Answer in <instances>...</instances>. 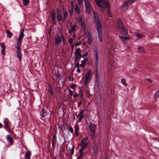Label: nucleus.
<instances>
[{
  "label": "nucleus",
  "instance_id": "nucleus-7",
  "mask_svg": "<svg viewBox=\"0 0 159 159\" xmlns=\"http://www.w3.org/2000/svg\"><path fill=\"white\" fill-rule=\"evenodd\" d=\"M116 26L118 28L119 30L124 26L122 21L120 18H118L117 19Z\"/></svg>",
  "mask_w": 159,
  "mask_h": 159
},
{
  "label": "nucleus",
  "instance_id": "nucleus-8",
  "mask_svg": "<svg viewBox=\"0 0 159 159\" xmlns=\"http://www.w3.org/2000/svg\"><path fill=\"white\" fill-rule=\"evenodd\" d=\"M95 58L96 60V71H98V51L97 48H95Z\"/></svg>",
  "mask_w": 159,
  "mask_h": 159
},
{
  "label": "nucleus",
  "instance_id": "nucleus-11",
  "mask_svg": "<svg viewBox=\"0 0 159 159\" xmlns=\"http://www.w3.org/2000/svg\"><path fill=\"white\" fill-rule=\"evenodd\" d=\"M120 39L124 43H128L127 40L130 39V38L128 37L123 36L120 35L119 37Z\"/></svg>",
  "mask_w": 159,
  "mask_h": 159
},
{
  "label": "nucleus",
  "instance_id": "nucleus-31",
  "mask_svg": "<svg viewBox=\"0 0 159 159\" xmlns=\"http://www.w3.org/2000/svg\"><path fill=\"white\" fill-rule=\"evenodd\" d=\"M47 113L45 111V110L43 109V110L42 113H41V115L42 117H44L46 115Z\"/></svg>",
  "mask_w": 159,
  "mask_h": 159
},
{
  "label": "nucleus",
  "instance_id": "nucleus-40",
  "mask_svg": "<svg viewBox=\"0 0 159 159\" xmlns=\"http://www.w3.org/2000/svg\"><path fill=\"white\" fill-rule=\"evenodd\" d=\"M51 20L53 24H55L56 23V18H51Z\"/></svg>",
  "mask_w": 159,
  "mask_h": 159
},
{
  "label": "nucleus",
  "instance_id": "nucleus-13",
  "mask_svg": "<svg viewBox=\"0 0 159 159\" xmlns=\"http://www.w3.org/2000/svg\"><path fill=\"white\" fill-rule=\"evenodd\" d=\"M132 3H130L128 1L125 2L123 5V8L124 10H126L127 9L128 7L130 6Z\"/></svg>",
  "mask_w": 159,
  "mask_h": 159
},
{
  "label": "nucleus",
  "instance_id": "nucleus-49",
  "mask_svg": "<svg viewBox=\"0 0 159 159\" xmlns=\"http://www.w3.org/2000/svg\"><path fill=\"white\" fill-rule=\"evenodd\" d=\"M88 55V52H86L82 55V57L84 58L85 57Z\"/></svg>",
  "mask_w": 159,
  "mask_h": 159
},
{
  "label": "nucleus",
  "instance_id": "nucleus-10",
  "mask_svg": "<svg viewBox=\"0 0 159 159\" xmlns=\"http://www.w3.org/2000/svg\"><path fill=\"white\" fill-rule=\"evenodd\" d=\"M119 30L120 31V33L124 35H128V30L125 27H123V28H121Z\"/></svg>",
  "mask_w": 159,
  "mask_h": 159
},
{
  "label": "nucleus",
  "instance_id": "nucleus-56",
  "mask_svg": "<svg viewBox=\"0 0 159 159\" xmlns=\"http://www.w3.org/2000/svg\"><path fill=\"white\" fill-rule=\"evenodd\" d=\"M135 0H129L128 2H129L130 3H134Z\"/></svg>",
  "mask_w": 159,
  "mask_h": 159
},
{
  "label": "nucleus",
  "instance_id": "nucleus-25",
  "mask_svg": "<svg viewBox=\"0 0 159 159\" xmlns=\"http://www.w3.org/2000/svg\"><path fill=\"white\" fill-rule=\"evenodd\" d=\"M83 151L79 150V152L80 154V155L77 157V159H81V157L84 153L83 152Z\"/></svg>",
  "mask_w": 159,
  "mask_h": 159
},
{
  "label": "nucleus",
  "instance_id": "nucleus-9",
  "mask_svg": "<svg viewBox=\"0 0 159 159\" xmlns=\"http://www.w3.org/2000/svg\"><path fill=\"white\" fill-rule=\"evenodd\" d=\"M85 5L87 13L88 14L90 13L91 9V3H85Z\"/></svg>",
  "mask_w": 159,
  "mask_h": 159
},
{
  "label": "nucleus",
  "instance_id": "nucleus-27",
  "mask_svg": "<svg viewBox=\"0 0 159 159\" xmlns=\"http://www.w3.org/2000/svg\"><path fill=\"white\" fill-rule=\"evenodd\" d=\"M121 81L125 87H126L127 85V84L126 83V79L125 78H122L121 79Z\"/></svg>",
  "mask_w": 159,
  "mask_h": 159
},
{
  "label": "nucleus",
  "instance_id": "nucleus-44",
  "mask_svg": "<svg viewBox=\"0 0 159 159\" xmlns=\"http://www.w3.org/2000/svg\"><path fill=\"white\" fill-rule=\"evenodd\" d=\"M69 91V94L70 95L71 97L72 96L73 93L72 91L70 89H68Z\"/></svg>",
  "mask_w": 159,
  "mask_h": 159
},
{
  "label": "nucleus",
  "instance_id": "nucleus-64",
  "mask_svg": "<svg viewBox=\"0 0 159 159\" xmlns=\"http://www.w3.org/2000/svg\"><path fill=\"white\" fill-rule=\"evenodd\" d=\"M80 50V48H79L77 49V51H76V52H79V51Z\"/></svg>",
  "mask_w": 159,
  "mask_h": 159
},
{
  "label": "nucleus",
  "instance_id": "nucleus-62",
  "mask_svg": "<svg viewBox=\"0 0 159 159\" xmlns=\"http://www.w3.org/2000/svg\"><path fill=\"white\" fill-rule=\"evenodd\" d=\"M61 35L62 40H64L65 38H64V36L62 34H61Z\"/></svg>",
  "mask_w": 159,
  "mask_h": 159
},
{
  "label": "nucleus",
  "instance_id": "nucleus-6",
  "mask_svg": "<svg viewBox=\"0 0 159 159\" xmlns=\"http://www.w3.org/2000/svg\"><path fill=\"white\" fill-rule=\"evenodd\" d=\"M87 33L88 34L87 36L88 38L87 42L89 45H90L92 43L93 39L91 33L90 31L89 30L87 31Z\"/></svg>",
  "mask_w": 159,
  "mask_h": 159
},
{
  "label": "nucleus",
  "instance_id": "nucleus-55",
  "mask_svg": "<svg viewBox=\"0 0 159 159\" xmlns=\"http://www.w3.org/2000/svg\"><path fill=\"white\" fill-rule=\"evenodd\" d=\"M81 42H80L79 43H78V42H77V43H75V45L76 46H77L79 45H80L81 43Z\"/></svg>",
  "mask_w": 159,
  "mask_h": 159
},
{
  "label": "nucleus",
  "instance_id": "nucleus-23",
  "mask_svg": "<svg viewBox=\"0 0 159 159\" xmlns=\"http://www.w3.org/2000/svg\"><path fill=\"white\" fill-rule=\"evenodd\" d=\"M144 52L143 48L142 46H139L138 49V52Z\"/></svg>",
  "mask_w": 159,
  "mask_h": 159
},
{
  "label": "nucleus",
  "instance_id": "nucleus-34",
  "mask_svg": "<svg viewBox=\"0 0 159 159\" xmlns=\"http://www.w3.org/2000/svg\"><path fill=\"white\" fill-rule=\"evenodd\" d=\"M48 91L49 93L52 96L53 95L52 90V88L51 87H49Z\"/></svg>",
  "mask_w": 159,
  "mask_h": 159
},
{
  "label": "nucleus",
  "instance_id": "nucleus-61",
  "mask_svg": "<svg viewBox=\"0 0 159 159\" xmlns=\"http://www.w3.org/2000/svg\"><path fill=\"white\" fill-rule=\"evenodd\" d=\"M75 135L76 136H78V135L79 134H78L77 131L75 130Z\"/></svg>",
  "mask_w": 159,
  "mask_h": 159
},
{
  "label": "nucleus",
  "instance_id": "nucleus-26",
  "mask_svg": "<svg viewBox=\"0 0 159 159\" xmlns=\"http://www.w3.org/2000/svg\"><path fill=\"white\" fill-rule=\"evenodd\" d=\"M75 11L78 14H80V8L76 5L75 7Z\"/></svg>",
  "mask_w": 159,
  "mask_h": 159
},
{
  "label": "nucleus",
  "instance_id": "nucleus-18",
  "mask_svg": "<svg viewBox=\"0 0 159 159\" xmlns=\"http://www.w3.org/2000/svg\"><path fill=\"white\" fill-rule=\"evenodd\" d=\"M95 77H96V81L97 83H99L100 80V77L99 75L98 74V71H96L95 73Z\"/></svg>",
  "mask_w": 159,
  "mask_h": 159
},
{
  "label": "nucleus",
  "instance_id": "nucleus-24",
  "mask_svg": "<svg viewBox=\"0 0 159 159\" xmlns=\"http://www.w3.org/2000/svg\"><path fill=\"white\" fill-rule=\"evenodd\" d=\"M2 53L3 55L5 54V46L4 44H2Z\"/></svg>",
  "mask_w": 159,
  "mask_h": 159
},
{
  "label": "nucleus",
  "instance_id": "nucleus-57",
  "mask_svg": "<svg viewBox=\"0 0 159 159\" xmlns=\"http://www.w3.org/2000/svg\"><path fill=\"white\" fill-rule=\"evenodd\" d=\"M71 97L70 96V97H69L66 99V101H70L71 99Z\"/></svg>",
  "mask_w": 159,
  "mask_h": 159
},
{
  "label": "nucleus",
  "instance_id": "nucleus-41",
  "mask_svg": "<svg viewBox=\"0 0 159 159\" xmlns=\"http://www.w3.org/2000/svg\"><path fill=\"white\" fill-rule=\"evenodd\" d=\"M74 152V146H72L71 149V154L72 155H73Z\"/></svg>",
  "mask_w": 159,
  "mask_h": 159
},
{
  "label": "nucleus",
  "instance_id": "nucleus-12",
  "mask_svg": "<svg viewBox=\"0 0 159 159\" xmlns=\"http://www.w3.org/2000/svg\"><path fill=\"white\" fill-rule=\"evenodd\" d=\"M8 120V119L7 118H5L4 119V127L5 129H6L9 131L10 128L9 126Z\"/></svg>",
  "mask_w": 159,
  "mask_h": 159
},
{
  "label": "nucleus",
  "instance_id": "nucleus-15",
  "mask_svg": "<svg viewBox=\"0 0 159 159\" xmlns=\"http://www.w3.org/2000/svg\"><path fill=\"white\" fill-rule=\"evenodd\" d=\"M95 125H93L92 123H91L89 125V127L90 129V131L91 132H95Z\"/></svg>",
  "mask_w": 159,
  "mask_h": 159
},
{
  "label": "nucleus",
  "instance_id": "nucleus-30",
  "mask_svg": "<svg viewBox=\"0 0 159 159\" xmlns=\"http://www.w3.org/2000/svg\"><path fill=\"white\" fill-rule=\"evenodd\" d=\"M56 14L54 12V10H52L51 13V17L52 18H56Z\"/></svg>",
  "mask_w": 159,
  "mask_h": 159
},
{
  "label": "nucleus",
  "instance_id": "nucleus-29",
  "mask_svg": "<svg viewBox=\"0 0 159 159\" xmlns=\"http://www.w3.org/2000/svg\"><path fill=\"white\" fill-rule=\"evenodd\" d=\"M93 150L98 151V144L97 143H95L94 146L93 147Z\"/></svg>",
  "mask_w": 159,
  "mask_h": 159
},
{
  "label": "nucleus",
  "instance_id": "nucleus-19",
  "mask_svg": "<svg viewBox=\"0 0 159 159\" xmlns=\"http://www.w3.org/2000/svg\"><path fill=\"white\" fill-rule=\"evenodd\" d=\"M76 25L75 24H74L73 25H71V29H70L68 30V32L70 34H71L73 31L75 30V27Z\"/></svg>",
  "mask_w": 159,
  "mask_h": 159
},
{
  "label": "nucleus",
  "instance_id": "nucleus-53",
  "mask_svg": "<svg viewBox=\"0 0 159 159\" xmlns=\"http://www.w3.org/2000/svg\"><path fill=\"white\" fill-rule=\"evenodd\" d=\"M84 1L85 3H91L90 0H84Z\"/></svg>",
  "mask_w": 159,
  "mask_h": 159
},
{
  "label": "nucleus",
  "instance_id": "nucleus-58",
  "mask_svg": "<svg viewBox=\"0 0 159 159\" xmlns=\"http://www.w3.org/2000/svg\"><path fill=\"white\" fill-rule=\"evenodd\" d=\"M79 62H77L76 63V67H77V68H79Z\"/></svg>",
  "mask_w": 159,
  "mask_h": 159
},
{
  "label": "nucleus",
  "instance_id": "nucleus-5",
  "mask_svg": "<svg viewBox=\"0 0 159 159\" xmlns=\"http://www.w3.org/2000/svg\"><path fill=\"white\" fill-rule=\"evenodd\" d=\"M15 47L17 48L16 52L18 57L20 61V34L18 39V42L16 45H15Z\"/></svg>",
  "mask_w": 159,
  "mask_h": 159
},
{
  "label": "nucleus",
  "instance_id": "nucleus-36",
  "mask_svg": "<svg viewBox=\"0 0 159 159\" xmlns=\"http://www.w3.org/2000/svg\"><path fill=\"white\" fill-rule=\"evenodd\" d=\"M62 16L61 15H57V20L58 21H60L61 20H62Z\"/></svg>",
  "mask_w": 159,
  "mask_h": 159
},
{
  "label": "nucleus",
  "instance_id": "nucleus-50",
  "mask_svg": "<svg viewBox=\"0 0 159 159\" xmlns=\"http://www.w3.org/2000/svg\"><path fill=\"white\" fill-rule=\"evenodd\" d=\"M98 153V151L93 150V153L94 155H96Z\"/></svg>",
  "mask_w": 159,
  "mask_h": 159
},
{
  "label": "nucleus",
  "instance_id": "nucleus-54",
  "mask_svg": "<svg viewBox=\"0 0 159 159\" xmlns=\"http://www.w3.org/2000/svg\"><path fill=\"white\" fill-rule=\"evenodd\" d=\"M136 36L137 37H138L139 38H141V35L140 34H136Z\"/></svg>",
  "mask_w": 159,
  "mask_h": 159
},
{
  "label": "nucleus",
  "instance_id": "nucleus-3",
  "mask_svg": "<svg viewBox=\"0 0 159 159\" xmlns=\"http://www.w3.org/2000/svg\"><path fill=\"white\" fill-rule=\"evenodd\" d=\"M88 137H86L83 138L81 141L80 145L81 148L80 150L83 151L84 149L87 146L88 143L87 142L88 139Z\"/></svg>",
  "mask_w": 159,
  "mask_h": 159
},
{
  "label": "nucleus",
  "instance_id": "nucleus-46",
  "mask_svg": "<svg viewBox=\"0 0 159 159\" xmlns=\"http://www.w3.org/2000/svg\"><path fill=\"white\" fill-rule=\"evenodd\" d=\"M75 130L78 131L79 128L77 125H76L75 126Z\"/></svg>",
  "mask_w": 159,
  "mask_h": 159
},
{
  "label": "nucleus",
  "instance_id": "nucleus-17",
  "mask_svg": "<svg viewBox=\"0 0 159 159\" xmlns=\"http://www.w3.org/2000/svg\"><path fill=\"white\" fill-rule=\"evenodd\" d=\"M31 155V152L28 151L25 155V157L26 159H30Z\"/></svg>",
  "mask_w": 159,
  "mask_h": 159
},
{
  "label": "nucleus",
  "instance_id": "nucleus-33",
  "mask_svg": "<svg viewBox=\"0 0 159 159\" xmlns=\"http://www.w3.org/2000/svg\"><path fill=\"white\" fill-rule=\"evenodd\" d=\"M23 3L25 6H27L29 4V0H23Z\"/></svg>",
  "mask_w": 159,
  "mask_h": 159
},
{
  "label": "nucleus",
  "instance_id": "nucleus-51",
  "mask_svg": "<svg viewBox=\"0 0 159 159\" xmlns=\"http://www.w3.org/2000/svg\"><path fill=\"white\" fill-rule=\"evenodd\" d=\"M70 87L72 89H74L75 88V84H74L72 85H71L70 86Z\"/></svg>",
  "mask_w": 159,
  "mask_h": 159
},
{
  "label": "nucleus",
  "instance_id": "nucleus-14",
  "mask_svg": "<svg viewBox=\"0 0 159 159\" xmlns=\"http://www.w3.org/2000/svg\"><path fill=\"white\" fill-rule=\"evenodd\" d=\"M61 41V38L58 36L56 37L55 39V44L57 45L59 44Z\"/></svg>",
  "mask_w": 159,
  "mask_h": 159
},
{
  "label": "nucleus",
  "instance_id": "nucleus-48",
  "mask_svg": "<svg viewBox=\"0 0 159 159\" xmlns=\"http://www.w3.org/2000/svg\"><path fill=\"white\" fill-rule=\"evenodd\" d=\"M69 130L71 132L73 133L74 130L72 127L70 126V128Z\"/></svg>",
  "mask_w": 159,
  "mask_h": 159
},
{
  "label": "nucleus",
  "instance_id": "nucleus-43",
  "mask_svg": "<svg viewBox=\"0 0 159 159\" xmlns=\"http://www.w3.org/2000/svg\"><path fill=\"white\" fill-rule=\"evenodd\" d=\"M83 21V18L81 16H79V23Z\"/></svg>",
  "mask_w": 159,
  "mask_h": 159
},
{
  "label": "nucleus",
  "instance_id": "nucleus-45",
  "mask_svg": "<svg viewBox=\"0 0 159 159\" xmlns=\"http://www.w3.org/2000/svg\"><path fill=\"white\" fill-rule=\"evenodd\" d=\"M56 136L55 135H54L52 137V141H54L55 140H56Z\"/></svg>",
  "mask_w": 159,
  "mask_h": 159
},
{
  "label": "nucleus",
  "instance_id": "nucleus-2",
  "mask_svg": "<svg viewBox=\"0 0 159 159\" xmlns=\"http://www.w3.org/2000/svg\"><path fill=\"white\" fill-rule=\"evenodd\" d=\"M95 1L98 6L103 8L108 7L107 13L110 17H112L110 8L109 7L110 4L108 1L104 0H95Z\"/></svg>",
  "mask_w": 159,
  "mask_h": 159
},
{
  "label": "nucleus",
  "instance_id": "nucleus-59",
  "mask_svg": "<svg viewBox=\"0 0 159 159\" xmlns=\"http://www.w3.org/2000/svg\"><path fill=\"white\" fill-rule=\"evenodd\" d=\"M76 71L79 73L80 72L81 70L79 68H77Z\"/></svg>",
  "mask_w": 159,
  "mask_h": 159
},
{
  "label": "nucleus",
  "instance_id": "nucleus-21",
  "mask_svg": "<svg viewBox=\"0 0 159 159\" xmlns=\"http://www.w3.org/2000/svg\"><path fill=\"white\" fill-rule=\"evenodd\" d=\"M67 15H68V12L67 11H64V13H63V19H62V21L63 22H64L66 20L67 17Z\"/></svg>",
  "mask_w": 159,
  "mask_h": 159
},
{
  "label": "nucleus",
  "instance_id": "nucleus-38",
  "mask_svg": "<svg viewBox=\"0 0 159 159\" xmlns=\"http://www.w3.org/2000/svg\"><path fill=\"white\" fill-rule=\"evenodd\" d=\"M155 97L156 98H158L159 97V90L157 91L155 94L154 95Z\"/></svg>",
  "mask_w": 159,
  "mask_h": 159
},
{
  "label": "nucleus",
  "instance_id": "nucleus-52",
  "mask_svg": "<svg viewBox=\"0 0 159 159\" xmlns=\"http://www.w3.org/2000/svg\"><path fill=\"white\" fill-rule=\"evenodd\" d=\"M92 133L91 134V137L92 138H94L95 137L94 132H92Z\"/></svg>",
  "mask_w": 159,
  "mask_h": 159
},
{
  "label": "nucleus",
  "instance_id": "nucleus-4",
  "mask_svg": "<svg viewBox=\"0 0 159 159\" xmlns=\"http://www.w3.org/2000/svg\"><path fill=\"white\" fill-rule=\"evenodd\" d=\"M91 71L90 70H88L86 73L84 78V84L85 85H88L89 80L91 78Z\"/></svg>",
  "mask_w": 159,
  "mask_h": 159
},
{
  "label": "nucleus",
  "instance_id": "nucleus-47",
  "mask_svg": "<svg viewBox=\"0 0 159 159\" xmlns=\"http://www.w3.org/2000/svg\"><path fill=\"white\" fill-rule=\"evenodd\" d=\"M73 39L72 38H70L69 39V43L71 44V43H73Z\"/></svg>",
  "mask_w": 159,
  "mask_h": 159
},
{
  "label": "nucleus",
  "instance_id": "nucleus-60",
  "mask_svg": "<svg viewBox=\"0 0 159 159\" xmlns=\"http://www.w3.org/2000/svg\"><path fill=\"white\" fill-rule=\"evenodd\" d=\"M82 119V118L79 117V119H78V122H80Z\"/></svg>",
  "mask_w": 159,
  "mask_h": 159
},
{
  "label": "nucleus",
  "instance_id": "nucleus-63",
  "mask_svg": "<svg viewBox=\"0 0 159 159\" xmlns=\"http://www.w3.org/2000/svg\"><path fill=\"white\" fill-rule=\"evenodd\" d=\"M81 102H80L78 103V107H79L80 105L81 104Z\"/></svg>",
  "mask_w": 159,
  "mask_h": 159
},
{
  "label": "nucleus",
  "instance_id": "nucleus-39",
  "mask_svg": "<svg viewBox=\"0 0 159 159\" xmlns=\"http://www.w3.org/2000/svg\"><path fill=\"white\" fill-rule=\"evenodd\" d=\"M81 25H82L83 27H84V28H85V22L84 21H83L80 23Z\"/></svg>",
  "mask_w": 159,
  "mask_h": 159
},
{
  "label": "nucleus",
  "instance_id": "nucleus-42",
  "mask_svg": "<svg viewBox=\"0 0 159 159\" xmlns=\"http://www.w3.org/2000/svg\"><path fill=\"white\" fill-rule=\"evenodd\" d=\"M57 15H61V12L60 11V10L59 8H57Z\"/></svg>",
  "mask_w": 159,
  "mask_h": 159
},
{
  "label": "nucleus",
  "instance_id": "nucleus-22",
  "mask_svg": "<svg viewBox=\"0 0 159 159\" xmlns=\"http://www.w3.org/2000/svg\"><path fill=\"white\" fill-rule=\"evenodd\" d=\"M6 32L7 34V35L8 38H11L13 35V33L10 32L8 30H6Z\"/></svg>",
  "mask_w": 159,
  "mask_h": 159
},
{
  "label": "nucleus",
  "instance_id": "nucleus-28",
  "mask_svg": "<svg viewBox=\"0 0 159 159\" xmlns=\"http://www.w3.org/2000/svg\"><path fill=\"white\" fill-rule=\"evenodd\" d=\"M76 60H77L78 58V56L79 57H82V55L80 52H75Z\"/></svg>",
  "mask_w": 159,
  "mask_h": 159
},
{
  "label": "nucleus",
  "instance_id": "nucleus-35",
  "mask_svg": "<svg viewBox=\"0 0 159 159\" xmlns=\"http://www.w3.org/2000/svg\"><path fill=\"white\" fill-rule=\"evenodd\" d=\"M83 0H77L78 4L80 7H81L83 5Z\"/></svg>",
  "mask_w": 159,
  "mask_h": 159
},
{
  "label": "nucleus",
  "instance_id": "nucleus-20",
  "mask_svg": "<svg viewBox=\"0 0 159 159\" xmlns=\"http://www.w3.org/2000/svg\"><path fill=\"white\" fill-rule=\"evenodd\" d=\"M84 111L83 110H81L79 114H78V115L77 116V117H79L82 118H83L84 116Z\"/></svg>",
  "mask_w": 159,
  "mask_h": 159
},
{
  "label": "nucleus",
  "instance_id": "nucleus-37",
  "mask_svg": "<svg viewBox=\"0 0 159 159\" xmlns=\"http://www.w3.org/2000/svg\"><path fill=\"white\" fill-rule=\"evenodd\" d=\"M23 32H24V30H23L21 31V33H20V41L22 40L21 39L23 38V37L24 35V34L23 33Z\"/></svg>",
  "mask_w": 159,
  "mask_h": 159
},
{
  "label": "nucleus",
  "instance_id": "nucleus-1",
  "mask_svg": "<svg viewBox=\"0 0 159 159\" xmlns=\"http://www.w3.org/2000/svg\"><path fill=\"white\" fill-rule=\"evenodd\" d=\"M93 17L96 26H97V32L100 41L101 42H102V26L101 25V22L99 21L98 15L97 12H94Z\"/></svg>",
  "mask_w": 159,
  "mask_h": 159
},
{
  "label": "nucleus",
  "instance_id": "nucleus-32",
  "mask_svg": "<svg viewBox=\"0 0 159 159\" xmlns=\"http://www.w3.org/2000/svg\"><path fill=\"white\" fill-rule=\"evenodd\" d=\"M71 4H72V8L69 11L70 16H71L72 15V12H73V9H74V7L73 6V2H72Z\"/></svg>",
  "mask_w": 159,
  "mask_h": 159
},
{
  "label": "nucleus",
  "instance_id": "nucleus-16",
  "mask_svg": "<svg viewBox=\"0 0 159 159\" xmlns=\"http://www.w3.org/2000/svg\"><path fill=\"white\" fill-rule=\"evenodd\" d=\"M7 139L10 143V145H11L13 144V141L11 135L9 134L8 135L7 137Z\"/></svg>",
  "mask_w": 159,
  "mask_h": 159
}]
</instances>
